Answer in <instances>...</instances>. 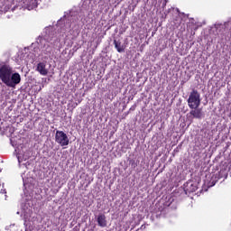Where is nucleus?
Wrapping results in <instances>:
<instances>
[{"instance_id": "obj_10", "label": "nucleus", "mask_w": 231, "mask_h": 231, "mask_svg": "<svg viewBox=\"0 0 231 231\" xmlns=\"http://www.w3.org/2000/svg\"><path fill=\"white\" fill-rule=\"evenodd\" d=\"M130 164H131V167H133V169H136V167H138V162L134 160H131Z\"/></svg>"}, {"instance_id": "obj_12", "label": "nucleus", "mask_w": 231, "mask_h": 231, "mask_svg": "<svg viewBox=\"0 0 231 231\" xmlns=\"http://www.w3.org/2000/svg\"><path fill=\"white\" fill-rule=\"evenodd\" d=\"M18 162H19V163H21V161H20V159L18 158Z\"/></svg>"}, {"instance_id": "obj_7", "label": "nucleus", "mask_w": 231, "mask_h": 231, "mask_svg": "<svg viewBox=\"0 0 231 231\" xmlns=\"http://www.w3.org/2000/svg\"><path fill=\"white\" fill-rule=\"evenodd\" d=\"M36 71H39L40 75L46 77L48 75V69H46V63L40 62L37 65Z\"/></svg>"}, {"instance_id": "obj_6", "label": "nucleus", "mask_w": 231, "mask_h": 231, "mask_svg": "<svg viewBox=\"0 0 231 231\" xmlns=\"http://www.w3.org/2000/svg\"><path fill=\"white\" fill-rule=\"evenodd\" d=\"M97 222L101 228H106V226H107V219L105 214L100 213L97 217Z\"/></svg>"}, {"instance_id": "obj_8", "label": "nucleus", "mask_w": 231, "mask_h": 231, "mask_svg": "<svg viewBox=\"0 0 231 231\" xmlns=\"http://www.w3.org/2000/svg\"><path fill=\"white\" fill-rule=\"evenodd\" d=\"M114 46L118 53H124L125 51V46L122 44L121 41H114Z\"/></svg>"}, {"instance_id": "obj_9", "label": "nucleus", "mask_w": 231, "mask_h": 231, "mask_svg": "<svg viewBox=\"0 0 231 231\" xmlns=\"http://www.w3.org/2000/svg\"><path fill=\"white\" fill-rule=\"evenodd\" d=\"M30 5H31L32 9L37 8V0H31L30 1Z\"/></svg>"}, {"instance_id": "obj_11", "label": "nucleus", "mask_w": 231, "mask_h": 231, "mask_svg": "<svg viewBox=\"0 0 231 231\" xmlns=\"http://www.w3.org/2000/svg\"><path fill=\"white\" fill-rule=\"evenodd\" d=\"M0 194H6V189H0Z\"/></svg>"}, {"instance_id": "obj_1", "label": "nucleus", "mask_w": 231, "mask_h": 231, "mask_svg": "<svg viewBox=\"0 0 231 231\" xmlns=\"http://www.w3.org/2000/svg\"><path fill=\"white\" fill-rule=\"evenodd\" d=\"M0 80L7 88H15L17 84H21V74L14 73V69L8 65H2L0 67Z\"/></svg>"}, {"instance_id": "obj_4", "label": "nucleus", "mask_w": 231, "mask_h": 231, "mask_svg": "<svg viewBox=\"0 0 231 231\" xmlns=\"http://www.w3.org/2000/svg\"><path fill=\"white\" fill-rule=\"evenodd\" d=\"M198 190V186L192 181H188L184 184V192L186 194H191V192H196Z\"/></svg>"}, {"instance_id": "obj_3", "label": "nucleus", "mask_w": 231, "mask_h": 231, "mask_svg": "<svg viewBox=\"0 0 231 231\" xmlns=\"http://www.w3.org/2000/svg\"><path fill=\"white\" fill-rule=\"evenodd\" d=\"M55 142L56 143H59V145H61V147H66V145H69V138L68 137V134L60 130L56 131Z\"/></svg>"}, {"instance_id": "obj_2", "label": "nucleus", "mask_w": 231, "mask_h": 231, "mask_svg": "<svg viewBox=\"0 0 231 231\" xmlns=\"http://www.w3.org/2000/svg\"><path fill=\"white\" fill-rule=\"evenodd\" d=\"M188 106L189 109H198V107L201 106V95L195 88H193L192 91L189 93L188 98Z\"/></svg>"}, {"instance_id": "obj_13", "label": "nucleus", "mask_w": 231, "mask_h": 231, "mask_svg": "<svg viewBox=\"0 0 231 231\" xmlns=\"http://www.w3.org/2000/svg\"><path fill=\"white\" fill-rule=\"evenodd\" d=\"M18 162H19V163H21V161H20V159L18 158Z\"/></svg>"}, {"instance_id": "obj_5", "label": "nucleus", "mask_w": 231, "mask_h": 231, "mask_svg": "<svg viewBox=\"0 0 231 231\" xmlns=\"http://www.w3.org/2000/svg\"><path fill=\"white\" fill-rule=\"evenodd\" d=\"M189 115H191V116H193V118L201 120L203 118V110L199 107L191 108Z\"/></svg>"}]
</instances>
